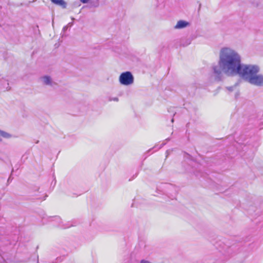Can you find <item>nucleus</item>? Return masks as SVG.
I'll return each mask as SVG.
<instances>
[{
  "label": "nucleus",
  "instance_id": "obj_7",
  "mask_svg": "<svg viewBox=\"0 0 263 263\" xmlns=\"http://www.w3.org/2000/svg\"><path fill=\"white\" fill-rule=\"evenodd\" d=\"M0 136L6 139H9L11 137L10 134L1 130H0Z\"/></svg>",
  "mask_w": 263,
  "mask_h": 263
},
{
  "label": "nucleus",
  "instance_id": "obj_8",
  "mask_svg": "<svg viewBox=\"0 0 263 263\" xmlns=\"http://www.w3.org/2000/svg\"><path fill=\"white\" fill-rule=\"evenodd\" d=\"M90 6L92 7L97 8L99 6V0H91L90 2Z\"/></svg>",
  "mask_w": 263,
  "mask_h": 263
},
{
  "label": "nucleus",
  "instance_id": "obj_2",
  "mask_svg": "<svg viewBox=\"0 0 263 263\" xmlns=\"http://www.w3.org/2000/svg\"><path fill=\"white\" fill-rule=\"evenodd\" d=\"M119 81L123 85L128 86L134 83V78L130 72L126 71L120 74Z\"/></svg>",
  "mask_w": 263,
  "mask_h": 263
},
{
  "label": "nucleus",
  "instance_id": "obj_3",
  "mask_svg": "<svg viewBox=\"0 0 263 263\" xmlns=\"http://www.w3.org/2000/svg\"><path fill=\"white\" fill-rule=\"evenodd\" d=\"M250 84L259 87L263 86V75L255 73L248 81Z\"/></svg>",
  "mask_w": 263,
  "mask_h": 263
},
{
  "label": "nucleus",
  "instance_id": "obj_13",
  "mask_svg": "<svg viewBox=\"0 0 263 263\" xmlns=\"http://www.w3.org/2000/svg\"><path fill=\"white\" fill-rule=\"evenodd\" d=\"M68 28V26H64L63 28V31L64 32Z\"/></svg>",
  "mask_w": 263,
  "mask_h": 263
},
{
  "label": "nucleus",
  "instance_id": "obj_4",
  "mask_svg": "<svg viewBox=\"0 0 263 263\" xmlns=\"http://www.w3.org/2000/svg\"><path fill=\"white\" fill-rule=\"evenodd\" d=\"M40 79L42 84L44 85L53 86L55 84V83L53 82L52 78L49 76H43Z\"/></svg>",
  "mask_w": 263,
  "mask_h": 263
},
{
  "label": "nucleus",
  "instance_id": "obj_10",
  "mask_svg": "<svg viewBox=\"0 0 263 263\" xmlns=\"http://www.w3.org/2000/svg\"><path fill=\"white\" fill-rule=\"evenodd\" d=\"M118 100H119V99L117 97L113 98L112 99H110V101H116V102L118 101Z\"/></svg>",
  "mask_w": 263,
  "mask_h": 263
},
{
  "label": "nucleus",
  "instance_id": "obj_6",
  "mask_svg": "<svg viewBox=\"0 0 263 263\" xmlns=\"http://www.w3.org/2000/svg\"><path fill=\"white\" fill-rule=\"evenodd\" d=\"M54 4L61 6L62 8L65 9L67 7V3L64 0H50Z\"/></svg>",
  "mask_w": 263,
  "mask_h": 263
},
{
  "label": "nucleus",
  "instance_id": "obj_5",
  "mask_svg": "<svg viewBox=\"0 0 263 263\" xmlns=\"http://www.w3.org/2000/svg\"><path fill=\"white\" fill-rule=\"evenodd\" d=\"M189 26V22L184 20H180L177 22V24L174 26V28L176 29H181L186 28Z\"/></svg>",
  "mask_w": 263,
  "mask_h": 263
},
{
  "label": "nucleus",
  "instance_id": "obj_9",
  "mask_svg": "<svg viewBox=\"0 0 263 263\" xmlns=\"http://www.w3.org/2000/svg\"><path fill=\"white\" fill-rule=\"evenodd\" d=\"M237 84H235L233 86L226 87V89L229 92H232V91H235L237 89Z\"/></svg>",
  "mask_w": 263,
  "mask_h": 263
},
{
  "label": "nucleus",
  "instance_id": "obj_11",
  "mask_svg": "<svg viewBox=\"0 0 263 263\" xmlns=\"http://www.w3.org/2000/svg\"><path fill=\"white\" fill-rule=\"evenodd\" d=\"M80 2L81 3H82L83 4H86L87 3H88V2L89 1V0H80Z\"/></svg>",
  "mask_w": 263,
  "mask_h": 263
},
{
  "label": "nucleus",
  "instance_id": "obj_12",
  "mask_svg": "<svg viewBox=\"0 0 263 263\" xmlns=\"http://www.w3.org/2000/svg\"><path fill=\"white\" fill-rule=\"evenodd\" d=\"M239 95V92L238 91H236L235 92V98H237Z\"/></svg>",
  "mask_w": 263,
  "mask_h": 263
},
{
  "label": "nucleus",
  "instance_id": "obj_14",
  "mask_svg": "<svg viewBox=\"0 0 263 263\" xmlns=\"http://www.w3.org/2000/svg\"><path fill=\"white\" fill-rule=\"evenodd\" d=\"M172 122H174V119H172V120H171Z\"/></svg>",
  "mask_w": 263,
  "mask_h": 263
},
{
  "label": "nucleus",
  "instance_id": "obj_1",
  "mask_svg": "<svg viewBox=\"0 0 263 263\" xmlns=\"http://www.w3.org/2000/svg\"><path fill=\"white\" fill-rule=\"evenodd\" d=\"M215 79L222 80L223 74L229 77L239 75L248 82L255 73L259 71V67L256 65L241 64V56L235 49L228 47L222 48L219 52L217 65L212 67Z\"/></svg>",
  "mask_w": 263,
  "mask_h": 263
}]
</instances>
